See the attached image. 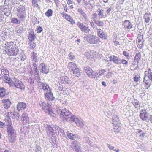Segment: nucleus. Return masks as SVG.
Returning a JSON list of instances; mask_svg holds the SVG:
<instances>
[{"mask_svg": "<svg viewBox=\"0 0 152 152\" xmlns=\"http://www.w3.org/2000/svg\"><path fill=\"white\" fill-rule=\"evenodd\" d=\"M93 29L94 30H97L99 28H98L97 26L94 24L91 26Z\"/></svg>", "mask_w": 152, "mask_h": 152, "instance_id": "60", "label": "nucleus"}, {"mask_svg": "<svg viewBox=\"0 0 152 152\" xmlns=\"http://www.w3.org/2000/svg\"><path fill=\"white\" fill-rule=\"evenodd\" d=\"M31 69V72H33L34 75H39V72L37 68V65L36 63H33Z\"/></svg>", "mask_w": 152, "mask_h": 152, "instance_id": "19", "label": "nucleus"}, {"mask_svg": "<svg viewBox=\"0 0 152 152\" xmlns=\"http://www.w3.org/2000/svg\"><path fill=\"white\" fill-rule=\"evenodd\" d=\"M4 12L6 16H9L10 14L11 11L9 9L5 8L4 9Z\"/></svg>", "mask_w": 152, "mask_h": 152, "instance_id": "37", "label": "nucleus"}, {"mask_svg": "<svg viewBox=\"0 0 152 152\" xmlns=\"http://www.w3.org/2000/svg\"><path fill=\"white\" fill-rule=\"evenodd\" d=\"M71 147L76 152H82L81 149L80 144L77 141H75L72 142Z\"/></svg>", "mask_w": 152, "mask_h": 152, "instance_id": "10", "label": "nucleus"}, {"mask_svg": "<svg viewBox=\"0 0 152 152\" xmlns=\"http://www.w3.org/2000/svg\"><path fill=\"white\" fill-rule=\"evenodd\" d=\"M107 146L108 147L110 150H114V148H115L114 146H112L108 144H107Z\"/></svg>", "mask_w": 152, "mask_h": 152, "instance_id": "62", "label": "nucleus"}, {"mask_svg": "<svg viewBox=\"0 0 152 152\" xmlns=\"http://www.w3.org/2000/svg\"><path fill=\"white\" fill-rule=\"evenodd\" d=\"M0 70L1 73L4 77V78L6 80H7L8 79H10L8 78L9 76V72L7 68L4 66H2L0 68Z\"/></svg>", "mask_w": 152, "mask_h": 152, "instance_id": "14", "label": "nucleus"}, {"mask_svg": "<svg viewBox=\"0 0 152 152\" xmlns=\"http://www.w3.org/2000/svg\"><path fill=\"white\" fill-rule=\"evenodd\" d=\"M66 133L68 137L71 140H75L77 136V135L74 134L72 133L69 132L68 131Z\"/></svg>", "mask_w": 152, "mask_h": 152, "instance_id": "29", "label": "nucleus"}, {"mask_svg": "<svg viewBox=\"0 0 152 152\" xmlns=\"http://www.w3.org/2000/svg\"><path fill=\"white\" fill-rule=\"evenodd\" d=\"M30 48L31 49L34 48L36 46V44L33 42V41H30L29 43Z\"/></svg>", "mask_w": 152, "mask_h": 152, "instance_id": "39", "label": "nucleus"}, {"mask_svg": "<svg viewBox=\"0 0 152 152\" xmlns=\"http://www.w3.org/2000/svg\"><path fill=\"white\" fill-rule=\"evenodd\" d=\"M106 71L105 69H102L98 71V72H99V76H100L104 74V73Z\"/></svg>", "mask_w": 152, "mask_h": 152, "instance_id": "51", "label": "nucleus"}, {"mask_svg": "<svg viewBox=\"0 0 152 152\" xmlns=\"http://www.w3.org/2000/svg\"><path fill=\"white\" fill-rule=\"evenodd\" d=\"M36 148L37 149L36 151V152H38V151L40 152V150L41 149V147L39 145H36Z\"/></svg>", "mask_w": 152, "mask_h": 152, "instance_id": "61", "label": "nucleus"}, {"mask_svg": "<svg viewBox=\"0 0 152 152\" xmlns=\"http://www.w3.org/2000/svg\"><path fill=\"white\" fill-rule=\"evenodd\" d=\"M139 135V136L140 137H144L145 134V133L142 132L141 130H138L136 132Z\"/></svg>", "mask_w": 152, "mask_h": 152, "instance_id": "42", "label": "nucleus"}, {"mask_svg": "<svg viewBox=\"0 0 152 152\" xmlns=\"http://www.w3.org/2000/svg\"><path fill=\"white\" fill-rule=\"evenodd\" d=\"M140 77H138L137 76L135 75L134 78V80L136 82H138L140 80Z\"/></svg>", "mask_w": 152, "mask_h": 152, "instance_id": "59", "label": "nucleus"}, {"mask_svg": "<svg viewBox=\"0 0 152 152\" xmlns=\"http://www.w3.org/2000/svg\"><path fill=\"white\" fill-rule=\"evenodd\" d=\"M132 103L135 107H137V106H138L139 104L138 101L137 100H134L132 102Z\"/></svg>", "mask_w": 152, "mask_h": 152, "instance_id": "45", "label": "nucleus"}, {"mask_svg": "<svg viewBox=\"0 0 152 152\" xmlns=\"http://www.w3.org/2000/svg\"><path fill=\"white\" fill-rule=\"evenodd\" d=\"M71 122L75 123L76 125L80 127H83L85 124V122L80 117H77L73 115L71 119Z\"/></svg>", "mask_w": 152, "mask_h": 152, "instance_id": "8", "label": "nucleus"}, {"mask_svg": "<svg viewBox=\"0 0 152 152\" xmlns=\"http://www.w3.org/2000/svg\"><path fill=\"white\" fill-rule=\"evenodd\" d=\"M68 58L71 61H72L74 60V56L72 53H70L68 54Z\"/></svg>", "mask_w": 152, "mask_h": 152, "instance_id": "43", "label": "nucleus"}, {"mask_svg": "<svg viewBox=\"0 0 152 152\" xmlns=\"http://www.w3.org/2000/svg\"><path fill=\"white\" fill-rule=\"evenodd\" d=\"M48 130L51 132H53V126H48L47 127Z\"/></svg>", "mask_w": 152, "mask_h": 152, "instance_id": "52", "label": "nucleus"}, {"mask_svg": "<svg viewBox=\"0 0 152 152\" xmlns=\"http://www.w3.org/2000/svg\"><path fill=\"white\" fill-rule=\"evenodd\" d=\"M98 13H94L92 14V18L93 21H94L98 19Z\"/></svg>", "mask_w": 152, "mask_h": 152, "instance_id": "41", "label": "nucleus"}, {"mask_svg": "<svg viewBox=\"0 0 152 152\" xmlns=\"http://www.w3.org/2000/svg\"><path fill=\"white\" fill-rule=\"evenodd\" d=\"M151 69H149L148 71L145 72V76L144 77V80L143 83H144L146 85V86L149 87L151 85V81H152V72Z\"/></svg>", "mask_w": 152, "mask_h": 152, "instance_id": "3", "label": "nucleus"}, {"mask_svg": "<svg viewBox=\"0 0 152 152\" xmlns=\"http://www.w3.org/2000/svg\"><path fill=\"white\" fill-rule=\"evenodd\" d=\"M45 97L49 101H52L55 98L53 96V94L50 91L46 92L45 94Z\"/></svg>", "mask_w": 152, "mask_h": 152, "instance_id": "24", "label": "nucleus"}, {"mask_svg": "<svg viewBox=\"0 0 152 152\" xmlns=\"http://www.w3.org/2000/svg\"><path fill=\"white\" fill-rule=\"evenodd\" d=\"M53 132H54L55 131L58 130L59 129H60V130H61V131H62V129H61L59 128V127L57 125H53Z\"/></svg>", "mask_w": 152, "mask_h": 152, "instance_id": "47", "label": "nucleus"}, {"mask_svg": "<svg viewBox=\"0 0 152 152\" xmlns=\"http://www.w3.org/2000/svg\"><path fill=\"white\" fill-rule=\"evenodd\" d=\"M151 18L150 13H146L144 16V18L145 20V21L146 23H148L150 22Z\"/></svg>", "mask_w": 152, "mask_h": 152, "instance_id": "31", "label": "nucleus"}, {"mask_svg": "<svg viewBox=\"0 0 152 152\" xmlns=\"http://www.w3.org/2000/svg\"><path fill=\"white\" fill-rule=\"evenodd\" d=\"M111 7H108L107 8V9L106 10V12L107 13V15H109L110 12L111 11Z\"/></svg>", "mask_w": 152, "mask_h": 152, "instance_id": "54", "label": "nucleus"}, {"mask_svg": "<svg viewBox=\"0 0 152 152\" xmlns=\"http://www.w3.org/2000/svg\"><path fill=\"white\" fill-rule=\"evenodd\" d=\"M96 12L98 13V15L99 18H104L107 15L106 13H105L104 11L102 9H98Z\"/></svg>", "mask_w": 152, "mask_h": 152, "instance_id": "21", "label": "nucleus"}, {"mask_svg": "<svg viewBox=\"0 0 152 152\" xmlns=\"http://www.w3.org/2000/svg\"><path fill=\"white\" fill-rule=\"evenodd\" d=\"M63 6L64 11L65 12H67L68 9V7H67L66 5H64V4H63Z\"/></svg>", "mask_w": 152, "mask_h": 152, "instance_id": "63", "label": "nucleus"}, {"mask_svg": "<svg viewBox=\"0 0 152 152\" xmlns=\"http://www.w3.org/2000/svg\"><path fill=\"white\" fill-rule=\"evenodd\" d=\"M84 70L89 77L93 78V74H94V72L91 68L88 66H86L84 67Z\"/></svg>", "mask_w": 152, "mask_h": 152, "instance_id": "15", "label": "nucleus"}, {"mask_svg": "<svg viewBox=\"0 0 152 152\" xmlns=\"http://www.w3.org/2000/svg\"><path fill=\"white\" fill-rule=\"evenodd\" d=\"M39 104L46 112L50 113L51 111V106L48 104H46L44 102L41 101L39 102Z\"/></svg>", "mask_w": 152, "mask_h": 152, "instance_id": "11", "label": "nucleus"}, {"mask_svg": "<svg viewBox=\"0 0 152 152\" xmlns=\"http://www.w3.org/2000/svg\"><path fill=\"white\" fill-rule=\"evenodd\" d=\"M40 0H32V2L33 6L34 7L38 8L39 5L38 4V2Z\"/></svg>", "mask_w": 152, "mask_h": 152, "instance_id": "35", "label": "nucleus"}, {"mask_svg": "<svg viewBox=\"0 0 152 152\" xmlns=\"http://www.w3.org/2000/svg\"><path fill=\"white\" fill-rule=\"evenodd\" d=\"M99 20V19H97L94 22L95 24L97 25L98 26H103L104 24V22L103 21H100Z\"/></svg>", "mask_w": 152, "mask_h": 152, "instance_id": "34", "label": "nucleus"}, {"mask_svg": "<svg viewBox=\"0 0 152 152\" xmlns=\"http://www.w3.org/2000/svg\"><path fill=\"white\" fill-rule=\"evenodd\" d=\"M77 26L81 31L85 33H88L90 31V28L86 24H84L80 22H78Z\"/></svg>", "mask_w": 152, "mask_h": 152, "instance_id": "9", "label": "nucleus"}, {"mask_svg": "<svg viewBox=\"0 0 152 152\" xmlns=\"http://www.w3.org/2000/svg\"><path fill=\"white\" fill-rule=\"evenodd\" d=\"M53 11L50 9H49L45 13V15L48 17H51L52 16Z\"/></svg>", "mask_w": 152, "mask_h": 152, "instance_id": "36", "label": "nucleus"}, {"mask_svg": "<svg viewBox=\"0 0 152 152\" xmlns=\"http://www.w3.org/2000/svg\"><path fill=\"white\" fill-rule=\"evenodd\" d=\"M26 10L25 9L24 7L21 5H20L18 7V10H20V11H23V10Z\"/></svg>", "mask_w": 152, "mask_h": 152, "instance_id": "55", "label": "nucleus"}, {"mask_svg": "<svg viewBox=\"0 0 152 152\" xmlns=\"http://www.w3.org/2000/svg\"><path fill=\"white\" fill-rule=\"evenodd\" d=\"M84 40L90 44H96L97 42V40L94 35L88 34L86 35L84 37Z\"/></svg>", "mask_w": 152, "mask_h": 152, "instance_id": "7", "label": "nucleus"}, {"mask_svg": "<svg viewBox=\"0 0 152 152\" xmlns=\"http://www.w3.org/2000/svg\"><path fill=\"white\" fill-rule=\"evenodd\" d=\"M97 33L98 35L101 38L104 39H107V35L101 29L99 28L97 30Z\"/></svg>", "mask_w": 152, "mask_h": 152, "instance_id": "17", "label": "nucleus"}, {"mask_svg": "<svg viewBox=\"0 0 152 152\" xmlns=\"http://www.w3.org/2000/svg\"><path fill=\"white\" fill-rule=\"evenodd\" d=\"M123 54L127 58L129 57V53L126 51H124L123 52Z\"/></svg>", "mask_w": 152, "mask_h": 152, "instance_id": "48", "label": "nucleus"}, {"mask_svg": "<svg viewBox=\"0 0 152 152\" xmlns=\"http://www.w3.org/2000/svg\"><path fill=\"white\" fill-rule=\"evenodd\" d=\"M149 115L145 110H142L140 111V116L143 121L148 120Z\"/></svg>", "mask_w": 152, "mask_h": 152, "instance_id": "12", "label": "nucleus"}, {"mask_svg": "<svg viewBox=\"0 0 152 152\" xmlns=\"http://www.w3.org/2000/svg\"><path fill=\"white\" fill-rule=\"evenodd\" d=\"M110 58V60L115 64H121V59L114 55L111 56Z\"/></svg>", "mask_w": 152, "mask_h": 152, "instance_id": "16", "label": "nucleus"}, {"mask_svg": "<svg viewBox=\"0 0 152 152\" xmlns=\"http://www.w3.org/2000/svg\"><path fill=\"white\" fill-rule=\"evenodd\" d=\"M78 12L79 13L82 15L85 18L86 21H87L88 20V18L87 16L86 15V14L81 9H78Z\"/></svg>", "mask_w": 152, "mask_h": 152, "instance_id": "27", "label": "nucleus"}, {"mask_svg": "<svg viewBox=\"0 0 152 152\" xmlns=\"http://www.w3.org/2000/svg\"><path fill=\"white\" fill-rule=\"evenodd\" d=\"M8 116L10 117L14 118L15 117V114L14 112H9L8 113Z\"/></svg>", "mask_w": 152, "mask_h": 152, "instance_id": "40", "label": "nucleus"}, {"mask_svg": "<svg viewBox=\"0 0 152 152\" xmlns=\"http://www.w3.org/2000/svg\"><path fill=\"white\" fill-rule=\"evenodd\" d=\"M6 90L3 88H0V97H3L7 95Z\"/></svg>", "mask_w": 152, "mask_h": 152, "instance_id": "33", "label": "nucleus"}, {"mask_svg": "<svg viewBox=\"0 0 152 152\" xmlns=\"http://www.w3.org/2000/svg\"><path fill=\"white\" fill-rule=\"evenodd\" d=\"M21 120L23 121L24 123H27L29 121V118L28 114L26 113H24L22 115Z\"/></svg>", "mask_w": 152, "mask_h": 152, "instance_id": "23", "label": "nucleus"}, {"mask_svg": "<svg viewBox=\"0 0 152 152\" xmlns=\"http://www.w3.org/2000/svg\"><path fill=\"white\" fill-rule=\"evenodd\" d=\"M55 3L57 7H58L59 4V0H54Z\"/></svg>", "mask_w": 152, "mask_h": 152, "instance_id": "57", "label": "nucleus"}, {"mask_svg": "<svg viewBox=\"0 0 152 152\" xmlns=\"http://www.w3.org/2000/svg\"><path fill=\"white\" fill-rule=\"evenodd\" d=\"M85 140L86 141V142L88 143V144L90 145L91 146H93V144H92V142L90 141V139H89V137H86L85 138Z\"/></svg>", "mask_w": 152, "mask_h": 152, "instance_id": "44", "label": "nucleus"}, {"mask_svg": "<svg viewBox=\"0 0 152 152\" xmlns=\"http://www.w3.org/2000/svg\"><path fill=\"white\" fill-rule=\"evenodd\" d=\"M5 52L10 56H15L19 54V49L12 42H7L5 44Z\"/></svg>", "mask_w": 152, "mask_h": 152, "instance_id": "1", "label": "nucleus"}, {"mask_svg": "<svg viewBox=\"0 0 152 152\" xmlns=\"http://www.w3.org/2000/svg\"><path fill=\"white\" fill-rule=\"evenodd\" d=\"M65 19H66L68 21L70 22L71 23L72 25L74 24L75 23V22L73 20L72 18L68 15H66Z\"/></svg>", "mask_w": 152, "mask_h": 152, "instance_id": "30", "label": "nucleus"}, {"mask_svg": "<svg viewBox=\"0 0 152 152\" xmlns=\"http://www.w3.org/2000/svg\"><path fill=\"white\" fill-rule=\"evenodd\" d=\"M122 63L123 64L128 65V62L126 60L124 59L121 60V63Z\"/></svg>", "mask_w": 152, "mask_h": 152, "instance_id": "56", "label": "nucleus"}, {"mask_svg": "<svg viewBox=\"0 0 152 152\" xmlns=\"http://www.w3.org/2000/svg\"><path fill=\"white\" fill-rule=\"evenodd\" d=\"M67 67L75 76L78 77L80 75V70L75 63L73 62H69L68 64Z\"/></svg>", "mask_w": 152, "mask_h": 152, "instance_id": "2", "label": "nucleus"}, {"mask_svg": "<svg viewBox=\"0 0 152 152\" xmlns=\"http://www.w3.org/2000/svg\"><path fill=\"white\" fill-rule=\"evenodd\" d=\"M27 105L26 103L21 102L18 103L17 105V109L19 111L25 109Z\"/></svg>", "mask_w": 152, "mask_h": 152, "instance_id": "20", "label": "nucleus"}, {"mask_svg": "<svg viewBox=\"0 0 152 152\" xmlns=\"http://www.w3.org/2000/svg\"><path fill=\"white\" fill-rule=\"evenodd\" d=\"M141 56L140 53H139L136 54L135 57V59L137 58L138 59H140L141 58Z\"/></svg>", "mask_w": 152, "mask_h": 152, "instance_id": "53", "label": "nucleus"}, {"mask_svg": "<svg viewBox=\"0 0 152 152\" xmlns=\"http://www.w3.org/2000/svg\"><path fill=\"white\" fill-rule=\"evenodd\" d=\"M2 103L4 104V107L6 109H8L10 106L11 102L8 99H4L2 101Z\"/></svg>", "mask_w": 152, "mask_h": 152, "instance_id": "18", "label": "nucleus"}, {"mask_svg": "<svg viewBox=\"0 0 152 152\" xmlns=\"http://www.w3.org/2000/svg\"><path fill=\"white\" fill-rule=\"evenodd\" d=\"M99 72H98V71H97L95 73V74H93V78H95V77H99Z\"/></svg>", "mask_w": 152, "mask_h": 152, "instance_id": "58", "label": "nucleus"}, {"mask_svg": "<svg viewBox=\"0 0 152 152\" xmlns=\"http://www.w3.org/2000/svg\"><path fill=\"white\" fill-rule=\"evenodd\" d=\"M9 83L10 86L14 85L15 87L17 88H19L21 90H23L25 89V86L21 81L15 78L13 79Z\"/></svg>", "mask_w": 152, "mask_h": 152, "instance_id": "6", "label": "nucleus"}, {"mask_svg": "<svg viewBox=\"0 0 152 152\" xmlns=\"http://www.w3.org/2000/svg\"><path fill=\"white\" fill-rule=\"evenodd\" d=\"M11 22L12 23H18V20L15 18H13L11 20Z\"/></svg>", "mask_w": 152, "mask_h": 152, "instance_id": "50", "label": "nucleus"}, {"mask_svg": "<svg viewBox=\"0 0 152 152\" xmlns=\"http://www.w3.org/2000/svg\"><path fill=\"white\" fill-rule=\"evenodd\" d=\"M26 10L23 11L18 10L17 13L18 15L20 18L24 17L26 15Z\"/></svg>", "mask_w": 152, "mask_h": 152, "instance_id": "28", "label": "nucleus"}, {"mask_svg": "<svg viewBox=\"0 0 152 152\" xmlns=\"http://www.w3.org/2000/svg\"><path fill=\"white\" fill-rule=\"evenodd\" d=\"M31 59L32 61H34L35 62H38L37 55V53H34V52H32L31 53Z\"/></svg>", "mask_w": 152, "mask_h": 152, "instance_id": "26", "label": "nucleus"}, {"mask_svg": "<svg viewBox=\"0 0 152 152\" xmlns=\"http://www.w3.org/2000/svg\"><path fill=\"white\" fill-rule=\"evenodd\" d=\"M61 114L60 115V117L63 118V120H64V118L68 121H71V118L74 115L66 108L61 109Z\"/></svg>", "mask_w": 152, "mask_h": 152, "instance_id": "4", "label": "nucleus"}, {"mask_svg": "<svg viewBox=\"0 0 152 152\" xmlns=\"http://www.w3.org/2000/svg\"><path fill=\"white\" fill-rule=\"evenodd\" d=\"M67 4L69 5V7L71 9H73L74 8L73 5H72V2L71 0H66Z\"/></svg>", "mask_w": 152, "mask_h": 152, "instance_id": "38", "label": "nucleus"}, {"mask_svg": "<svg viewBox=\"0 0 152 152\" xmlns=\"http://www.w3.org/2000/svg\"><path fill=\"white\" fill-rule=\"evenodd\" d=\"M123 25L125 28H127L128 29H130L132 28V25L131 23L129 20H125L123 22Z\"/></svg>", "mask_w": 152, "mask_h": 152, "instance_id": "22", "label": "nucleus"}, {"mask_svg": "<svg viewBox=\"0 0 152 152\" xmlns=\"http://www.w3.org/2000/svg\"><path fill=\"white\" fill-rule=\"evenodd\" d=\"M39 70L41 72L45 74H47L49 72V68L47 66L43 63L39 64Z\"/></svg>", "mask_w": 152, "mask_h": 152, "instance_id": "13", "label": "nucleus"}, {"mask_svg": "<svg viewBox=\"0 0 152 152\" xmlns=\"http://www.w3.org/2000/svg\"><path fill=\"white\" fill-rule=\"evenodd\" d=\"M45 83H41L40 81H38L37 86L38 88H39L40 89H42V88L43 87V85Z\"/></svg>", "mask_w": 152, "mask_h": 152, "instance_id": "49", "label": "nucleus"}, {"mask_svg": "<svg viewBox=\"0 0 152 152\" xmlns=\"http://www.w3.org/2000/svg\"><path fill=\"white\" fill-rule=\"evenodd\" d=\"M5 124L0 121V127L2 128L5 126Z\"/></svg>", "mask_w": 152, "mask_h": 152, "instance_id": "64", "label": "nucleus"}, {"mask_svg": "<svg viewBox=\"0 0 152 152\" xmlns=\"http://www.w3.org/2000/svg\"><path fill=\"white\" fill-rule=\"evenodd\" d=\"M28 38L30 41H33L35 39V36L33 31L31 30L28 32Z\"/></svg>", "mask_w": 152, "mask_h": 152, "instance_id": "25", "label": "nucleus"}, {"mask_svg": "<svg viewBox=\"0 0 152 152\" xmlns=\"http://www.w3.org/2000/svg\"><path fill=\"white\" fill-rule=\"evenodd\" d=\"M42 88L44 90V91L46 92L50 91V89L48 85L46 83H45L43 85V87Z\"/></svg>", "mask_w": 152, "mask_h": 152, "instance_id": "32", "label": "nucleus"}, {"mask_svg": "<svg viewBox=\"0 0 152 152\" xmlns=\"http://www.w3.org/2000/svg\"><path fill=\"white\" fill-rule=\"evenodd\" d=\"M43 29L42 27L39 26H38L36 28V31L38 33H40L42 31Z\"/></svg>", "mask_w": 152, "mask_h": 152, "instance_id": "46", "label": "nucleus"}, {"mask_svg": "<svg viewBox=\"0 0 152 152\" xmlns=\"http://www.w3.org/2000/svg\"><path fill=\"white\" fill-rule=\"evenodd\" d=\"M7 132L9 141L11 142H14L16 137L15 134L11 125H8Z\"/></svg>", "mask_w": 152, "mask_h": 152, "instance_id": "5", "label": "nucleus"}]
</instances>
